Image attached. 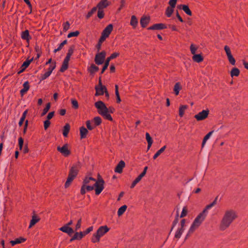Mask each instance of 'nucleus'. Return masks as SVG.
I'll list each match as a JSON object with an SVG mask.
<instances>
[{
    "label": "nucleus",
    "mask_w": 248,
    "mask_h": 248,
    "mask_svg": "<svg viewBox=\"0 0 248 248\" xmlns=\"http://www.w3.org/2000/svg\"><path fill=\"white\" fill-rule=\"evenodd\" d=\"M51 75V73H49V72H46L44 74L42 75L41 77V80H43L45 79H46L47 78H48L50 75Z\"/></svg>",
    "instance_id": "13d9d810"
},
{
    "label": "nucleus",
    "mask_w": 248,
    "mask_h": 248,
    "mask_svg": "<svg viewBox=\"0 0 248 248\" xmlns=\"http://www.w3.org/2000/svg\"><path fill=\"white\" fill-rule=\"evenodd\" d=\"M106 52L103 51L99 53H97L94 59V62L96 64L98 65L102 64L104 62L106 57Z\"/></svg>",
    "instance_id": "1a4fd4ad"
},
{
    "label": "nucleus",
    "mask_w": 248,
    "mask_h": 248,
    "mask_svg": "<svg viewBox=\"0 0 248 248\" xmlns=\"http://www.w3.org/2000/svg\"><path fill=\"white\" fill-rule=\"evenodd\" d=\"M130 24L133 29H135L137 27L138 24V20L135 16L133 15L131 16Z\"/></svg>",
    "instance_id": "4be33fe9"
},
{
    "label": "nucleus",
    "mask_w": 248,
    "mask_h": 248,
    "mask_svg": "<svg viewBox=\"0 0 248 248\" xmlns=\"http://www.w3.org/2000/svg\"><path fill=\"white\" fill-rule=\"evenodd\" d=\"M206 216L207 215L204 213V212L202 211L197 216L189 229L186 237L190 236L201 226L205 219Z\"/></svg>",
    "instance_id": "7ed1b4c3"
},
{
    "label": "nucleus",
    "mask_w": 248,
    "mask_h": 248,
    "mask_svg": "<svg viewBox=\"0 0 248 248\" xmlns=\"http://www.w3.org/2000/svg\"><path fill=\"white\" fill-rule=\"evenodd\" d=\"M74 179L75 178L73 177L72 176H70V175H68V178L64 185L65 187H68Z\"/></svg>",
    "instance_id": "58836bf2"
},
{
    "label": "nucleus",
    "mask_w": 248,
    "mask_h": 248,
    "mask_svg": "<svg viewBox=\"0 0 248 248\" xmlns=\"http://www.w3.org/2000/svg\"><path fill=\"white\" fill-rule=\"evenodd\" d=\"M190 49L191 53L195 55L197 49V47H195L193 44H191L190 46Z\"/></svg>",
    "instance_id": "6e6d98bb"
},
{
    "label": "nucleus",
    "mask_w": 248,
    "mask_h": 248,
    "mask_svg": "<svg viewBox=\"0 0 248 248\" xmlns=\"http://www.w3.org/2000/svg\"><path fill=\"white\" fill-rule=\"evenodd\" d=\"M167 28L165 24L163 23H158L153 25L148 28V30H158L166 29Z\"/></svg>",
    "instance_id": "2eb2a0df"
},
{
    "label": "nucleus",
    "mask_w": 248,
    "mask_h": 248,
    "mask_svg": "<svg viewBox=\"0 0 248 248\" xmlns=\"http://www.w3.org/2000/svg\"><path fill=\"white\" fill-rule=\"evenodd\" d=\"M26 239L23 238H22V237H20V238H16V239L15 240H11L10 243V244L12 245V246H14L16 244H20L21 243H23L24 242V241H25Z\"/></svg>",
    "instance_id": "393cba45"
},
{
    "label": "nucleus",
    "mask_w": 248,
    "mask_h": 248,
    "mask_svg": "<svg viewBox=\"0 0 248 248\" xmlns=\"http://www.w3.org/2000/svg\"><path fill=\"white\" fill-rule=\"evenodd\" d=\"M74 235L77 240H81L85 236L82 232H76Z\"/></svg>",
    "instance_id": "ea45409f"
},
{
    "label": "nucleus",
    "mask_w": 248,
    "mask_h": 248,
    "mask_svg": "<svg viewBox=\"0 0 248 248\" xmlns=\"http://www.w3.org/2000/svg\"><path fill=\"white\" fill-rule=\"evenodd\" d=\"M150 17L147 16H143L140 20V24L142 27L145 28L149 23Z\"/></svg>",
    "instance_id": "4468645a"
},
{
    "label": "nucleus",
    "mask_w": 248,
    "mask_h": 248,
    "mask_svg": "<svg viewBox=\"0 0 248 248\" xmlns=\"http://www.w3.org/2000/svg\"><path fill=\"white\" fill-rule=\"evenodd\" d=\"M40 218L37 217L36 216H33L32 217V218L31 220L30 224L29 225V228H31L33 226H34L36 223H37L40 220Z\"/></svg>",
    "instance_id": "5701e85b"
},
{
    "label": "nucleus",
    "mask_w": 248,
    "mask_h": 248,
    "mask_svg": "<svg viewBox=\"0 0 248 248\" xmlns=\"http://www.w3.org/2000/svg\"><path fill=\"white\" fill-rule=\"evenodd\" d=\"M21 37L22 39L26 40L28 42H29L31 39L29 31L27 30L21 32Z\"/></svg>",
    "instance_id": "412c9836"
},
{
    "label": "nucleus",
    "mask_w": 248,
    "mask_h": 248,
    "mask_svg": "<svg viewBox=\"0 0 248 248\" xmlns=\"http://www.w3.org/2000/svg\"><path fill=\"white\" fill-rule=\"evenodd\" d=\"M213 133V131H210L207 135H206L205 136V137H204V138L203 139L202 142V148L204 147L206 141L210 138V137H211V136L212 135Z\"/></svg>",
    "instance_id": "4c0bfd02"
},
{
    "label": "nucleus",
    "mask_w": 248,
    "mask_h": 248,
    "mask_svg": "<svg viewBox=\"0 0 248 248\" xmlns=\"http://www.w3.org/2000/svg\"><path fill=\"white\" fill-rule=\"evenodd\" d=\"M50 122L49 120H46L45 121L44 123V129L45 130H46L48 128V127L50 126Z\"/></svg>",
    "instance_id": "680f3d73"
},
{
    "label": "nucleus",
    "mask_w": 248,
    "mask_h": 248,
    "mask_svg": "<svg viewBox=\"0 0 248 248\" xmlns=\"http://www.w3.org/2000/svg\"><path fill=\"white\" fill-rule=\"evenodd\" d=\"M94 106L97 108L98 113L105 119L110 121L113 120L110 114L107 113L108 108L104 102L102 101H98L95 103Z\"/></svg>",
    "instance_id": "20e7f679"
},
{
    "label": "nucleus",
    "mask_w": 248,
    "mask_h": 248,
    "mask_svg": "<svg viewBox=\"0 0 248 248\" xmlns=\"http://www.w3.org/2000/svg\"><path fill=\"white\" fill-rule=\"evenodd\" d=\"M143 177L140 175V174L135 179V180L132 182L130 188H134L135 186L138 184L142 179Z\"/></svg>",
    "instance_id": "f704fd0d"
},
{
    "label": "nucleus",
    "mask_w": 248,
    "mask_h": 248,
    "mask_svg": "<svg viewBox=\"0 0 248 248\" xmlns=\"http://www.w3.org/2000/svg\"><path fill=\"white\" fill-rule=\"evenodd\" d=\"M145 136L146 140L148 142L147 149L148 150H149L152 146V144L153 143V140L150 134L148 133H146Z\"/></svg>",
    "instance_id": "2f4dec72"
},
{
    "label": "nucleus",
    "mask_w": 248,
    "mask_h": 248,
    "mask_svg": "<svg viewBox=\"0 0 248 248\" xmlns=\"http://www.w3.org/2000/svg\"><path fill=\"white\" fill-rule=\"evenodd\" d=\"M79 34V32L78 31L74 32H70L68 35V38H71L72 37H77Z\"/></svg>",
    "instance_id": "de8ad7c7"
},
{
    "label": "nucleus",
    "mask_w": 248,
    "mask_h": 248,
    "mask_svg": "<svg viewBox=\"0 0 248 248\" xmlns=\"http://www.w3.org/2000/svg\"><path fill=\"white\" fill-rule=\"evenodd\" d=\"M50 106L51 105L50 103H48L46 104V108L43 110V112L41 114V116H44L46 114V113L48 111L49 109H50Z\"/></svg>",
    "instance_id": "a18cd8bd"
},
{
    "label": "nucleus",
    "mask_w": 248,
    "mask_h": 248,
    "mask_svg": "<svg viewBox=\"0 0 248 248\" xmlns=\"http://www.w3.org/2000/svg\"><path fill=\"white\" fill-rule=\"evenodd\" d=\"M105 182L100 174H98V179L96 180L91 177H86L83 180L80 189L82 195L85 194L86 191H92L95 188V194H100L104 188Z\"/></svg>",
    "instance_id": "f257e3e1"
},
{
    "label": "nucleus",
    "mask_w": 248,
    "mask_h": 248,
    "mask_svg": "<svg viewBox=\"0 0 248 248\" xmlns=\"http://www.w3.org/2000/svg\"><path fill=\"white\" fill-rule=\"evenodd\" d=\"M68 62H66L63 61L60 69V71L62 72H64L67 69L68 67Z\"/></svg>",
    "instance_id": "c03bdc74"
},
{
    "label": "nucleus",
    "mask_w": 248,
    "mask_h": 248,
    "mask_svg": "<svg viewBox=\"0 0 248 248\" xmlns=\"http://www.w3.org/2000/svg\"><path fill=\"white\" fill-rule=\"evenodd\" d=\"M93 226H91L88 228L85 231L83 232L84 236L89 233L90 232L93 231Z\"/></svg>",
    "instance_id": "052dcab7"
},
{
    "label": "nucleus",
    "mask_w": 248,
    "mask_h": 248,
    "mask_svg": "<svg viewBox=\"0 0 248 248\" xmlns=\"http://www.w3.org/2000/svg\"><path fill=\"white\" fill-rule=\"evenodd\" d=\"M54 111L49 112L47 116V120H49L54 116Z\"/></svg>",
    "instance_id": "774afa93"
},
{
    "label": "nucleus",
    "mask_w": 248,
    "mask_h": 248,
    "mask_svg": "<svg viewBox=\"0 0 248 248\" xmlns=\"http://www.w3.org/2000/svg\"><path fill=\"white\" fill-rule=\"evenodd\" d=\"M86 123L87 128L90 130H93L95 127L94 125L91 124V122L90 121H87Z\"/></svg>",
    "instance_id": "3c124183"
},
{
    "label": "nucleus",
    "mask_w": 248,
    "mask_h": 248,
    "mask_svg": "<svg viewBox=\"0 0 248 248\" xmlns=\"http://www.w3.org/2000/svg\"><path fill=\"white\" fill-rule=\"evenodd\" d=\"M57 149L63 156L66 157L69 156L71 154L68 144H65L62 147L58 146Z\"/></svg>",
    "instance_id": "0eeeda50"
},
{
    "label": "nucleus",
    "mask_w": 248,
    "mask_h": 248,
    "mask_svg": "<svg viewBox=\"0 0 248 248\" xmlns=\"http://www.w3.org/2000/svg\"><path fill=\"white\" fill-rule=\"evenodd\" d=\"M99 68L94 64H92L90 67L88 68V70L91 74H93L97 72Z\"/></svg>",
    "instance_id": "c85d7f7f"
},
{
    "label": "nucleus",
    "mask_w": 248,
    "mask_h": 248,
    "mask_svg": "<svg viewBox=\"0 0 248 248\" xmlns=\"http://www.w3.org/2000/svg\"><path fill=\"white\" fill-rule=\"evenodd\" d=\"M23 88L20 91L21 96L24 95L30 89L29 83L28 81L25 82L23 85Z\"/></svg>",
    "instance_id": "6ab92c4d"
},
{
    "label": "nucleus",
    "mask_w": 248,
    "mask_h": 248,
    "mask_svg": "<svg viewBox=\"0 0 248 248\" xmlns=\"http://www.w3.org/2000/svg\"><path fill=\"white\" fill-rule=\"evenodd\" d=\"M74 46H73L70 47L68 49V53H67V55L71 56L74 52Z\"/></svg>",
    "instance_id": "e2e57ef3"
},
{
    "label": "nucleus",
    "mask_w": 248,
    "mask_h": 248,
    "mask_svg": "<svg viewBox=\"0 0 248 248\" xmlns=\"http://www.w3.org/2000/svg\"><path fill=\"white\" fill-rule=\"evenodd\" d=\"M166 148V146L164 145L154 155L153 159H155L161 153H162Z\"/></svg>",
    "instance_id": "c9c22d12"
},
{
    "label": "nucleus",
    "mask_w": 248,
    "mask_h": 248,
    "mask_svg": "<svg viewBox=\"0 0 248 248\" xmlns=\"http://www.w3.org/2000/svg\"><path fill=\"white\" fill-rule=\"evenodd\" d=\"M224 50L226 52V54L227 55L228 59L230 63L232 65H234L235 64V60L232 54L231 51L229 46H225Z\"/></svg>",
    "instance_id": "9b49d317"
},
{
    "label": "nucleus",
    "mask_w": 248,
    "mask_h": 248,
    "mask_svg": "<svg viewBox=\"0 0 248 248\" xmlns=\"http://www.w3.org/2000/svg\"><path fill=\"white\" fill-rule=\"evenodd\" d=\"M174 8L172 7H168L166 11V15L168 17H170L173 12Z\"/></svg>",
    "instance_id": "37998d69"
},
{
    "label": "nucleus",
    "mask_w": 248,
    "mask_h": 248,
    "mask_svg": "<svg viewBox=\"0 0 248 248\" xmlns=\"http://www.w3.org/2000/svg\"><path fill=\"white\" fill-rule=\"evenodd\" d=\"M217 197H216L214 201L211 203L207 205L205 208L203 210L202 212H204V213L207 215L208 210L215 206L217 203Z\"/></svg>",
    "instance_id": "aec40b11"
},
{
    "label": "nucleus",
    "mask_w": 248,
    "mask_h": 248,
    "mask_svg": "<svg viewBox=\"0 0 248 248\" xmlns=\"http://www.w3.org/2000/svg\"><path fill=\"white\" fill-rule=\"evenodd\" d=\"M70 129L69 124H66L63 127L62 134L64 137H67Z\"/></svg>",
    "instance_id": "cd10ccee"
},
{
    "label": "nucleus",
    "mask_w": 248,
    "mask_h": 248,
    "mask_svg": "<svg viewBox=\"0 0 248 248\" xmlns=\"http://www.w3.org/2000/svg\"><path fill=\"white\" fill-rule=\"evenodd\" d=\"M81 221H82L81 218H79L78 220V222H77V224L76 225V227H75L76 231H77L80 228L81 226Z\"/></svg>",
    "instance_id": "bf43d9fd"
},
{
    "label": "nucleus",
    "mask_w": 248,
    "mask_h": 248,
    "mask_svg": "<svg viewBox=\"0 0 248 248\" xmlns=\"http://www.w3.org/2000/svg\"><path fill=\"white\" fill-rule=\"evenodd\" d=\"M188 213V210L186 206H185L183 207L182 213L180 215V217L182 218L185 217L187 215V214Z\"/></svg>",
    "instance_id": "49530a36"
},
{
    "label": "nucleus",
    "mask_w": 248,
    "mask_h": 248,
    "mask_svg": "<svg viewBox=\"0 0 248 248\" xmlns=\"http://www.w3.org/2000/svg\"><path fill=\"white\" fill-rule=\"evenodd\" d=\"M56 67V62H52V63L50 65L49 67L47 69V71L49 72L51 74L53 70Z\"/></svg>",
    "instance_id": "864d4df0"
},
{
    "label": "nucleus",
    "mask_w": 248,
    "mask_h": 248,
    "mask_svg": "<svg viewBox=\"0 0 248 248\" xmlns=\"http://www.w3.org/2000/svg\"><path fill=\"white\" fill-rule=\"evenodd\" d=\"M88 133V131L86 128H85L83 126L80 127V138L81 139L85 138L86 137Z\"/></svg>",
    "instance_id": "bb28decb"
},
{
    "label": "nucleus",
    "mask_w": 248,
    "mask_h": 248,
    "mask_svg": "<svg viewBox=\"0 0 248 248\" xmlns=\"http://www.w3.org/2000/svg\"><path fill=\"white\" fill-rule=\"evenodd\" d=\"M72 104L73 107L77 109L78 108V101L75 99H72L71 100Z\"/></svg>",
    "instance_id": "4d7b16f0"
},
{
    "label": "nucleus",
    "mask_w": 248,
    "mask_h": 248,
    "mask_svg": "<svg viewBox=\"0 0 248 248\" xmlns=\"http://www.w3.org/2000/svg\"><path fill=\"white\" fill-rule=\"evenodd\" d=\"M27 113H28V110H26L23 112L22 116L21 118H20V121L19 122V124H18L20 126H21L23 124V123L25 119V118L26 117Z\"/></svg>",
    "instance_id": "a19ab883"
},
{
    "label": "nucleus",
    "mask_w": 248,
    "mask_h": 248,
    "mask_svg": "<svg viewBox=\"0 0 248 248\" xmlns=\"http://www.w3.org/2000/svg\"><path fill=\"white\" fill-rule=\"evenodd\" d=\"M59 230L63 232L67 233L69 235L74 232L73 229L66 225H64L62 227L59 228Z\"/></svg>",
    "instance_id": "dca6fc26"
},
{
    "label": "nucleus",
    "mask_w": 248,
    "mask_h": 248,
    "mask_svg": "<svg viewBox=\"0 0 248 248\" xmlns=\"http://www.w3.org/2000/svg\"><path fill=\"white\" fill-rule=\"evenodd\" d=\"M96 10H97V7H94L92 9V10L90 12H89L88 14L87 15V16H86L87 18H90L93 15V14L95 12H96Z\"/></svg>",
    "instance_id": "09e8293b"
},
{
    "label": "nucleus",
    "mask_w": 248,
    "mask_h": 248,
    "mask_svg": "<svg viewBox=\"0 0 248 248\" xmlns=\"http://www.w3.org/2000/svg\"><path fill=\"white\" fill-rule=\"evenodd\" d=\"M181 226L176 231L175 234V238L179 239L183 234L186 227V220L183 219L181 221Z\"/></svg>",
    "instance_id": "9d476101"
},
{
    "label": "nucleus",
    "mask_w": 248,
    "mask_h": 248,
    "mask_svg": "<svg viewBox=\"0 0 248 248\" xmlns=\"http://www.w3.org/2000/svg\"><path fill=\"white\" fill-rule=\"evenodd\" d=\"M113 30V25L112 24L108 25L103 31L101 36L100 38V42L103 43L105 39L108 38Z\"/></svg>",
    "instance_id": "423d86ee"
},
{
    "label": "nucleus",
    "mask_w": 248,
    "mask_h": 248,
    "mask_svg": "<svg viewBox=\"0 0 248 248\" xmlns=\"http://www.w3.org/2000/svg\"><path fill=\"white\" fill-rule=\"evenodd\" d=\"M70 28V23L68 21H66L63 24V31H66Z\"/></svg>",
    "instance_id": "8fccbe9b"
},
{
    "label": "nucleus",
    "mask_w": 248,
    "mask_h": 248,
    "mask_svg": "<svg viewBox=\"0 0 248 248\" xmlns=\"http://www.w3.org/2000/svg\"><path fill=\"white\" fill-rule=\"evenodd\" d=\"M23 143H24L23 139L21 137L19 138L18 145H19V148L20 150H21L22 149Z\"/></svg>",
    "instance_id": "5fc2aeb1"
},
{
    "label": "nucleus",
    "mask_w": 248,
    "mask_h": 248,
    "mask_svg": "<svg viewBox=\"0 0 248 248\" xmlns=\"http://www.w3.org/2000/svg\"><path fill=\"white\" fill-rule=\"evenodd\" d=\"M120 55L119 52H114L109 57L111 60L114 59Z\"/></svg>",
    "instance_id": "0e129e2a"
},
{
    "label": "nucleus",
    "mask_w": 248,
    "mask_h": 248,
    "mask_svg": "<svg viewBox=\"0 0 248 248\" xmlns=\"http://www.w3.org/2000/svg\"><path fill=\"white\" fill-rule=\"evenodd\" d=\"M237 218L238 214L235 210L232 209L226 210L219 222V230L221 231H226Z\"/></svg>",
    "instance_id": "f03ea898"
},
{
    "label": "nucleus",
    "mask_w": 248,
    "mask_h": 248,
    "mask_svg": "<svg viewBox=\"0 0 248 248\" xmlns=\"http://www.w3.org/2000/svg\"><path fill=\"white\" fill-rule=\"evenodd\" d=\"M32 59H31V60H26V61H25L21 66V68H22V69L19 72V73H21L24 70H25L27 67H28V66L30 65V63L32 61Z\"/></svg>",
    "instance_id": "e433bc0d"
},
{
    "label": "nucleus",
    "mask_w": 248,
    "mask_h": 248,
    "mask_svg": "<svg viewBox=\"0 0 248 248\" xmlns=\"http://www.w3.org/2000/svg\"><path fill=\"white\" fill-rule=\"evenodd\" d=\"M80 168V165L79 163L73 165L71 168L68 175L75 178Z\"/></svg>",
    "instance_id": "f8f14e48"
},
{
    "label": "nucleus",
    "mask_w": 248,
    "mask_h": 248,
    "mask_svg": "<svg viewBox=\"0 0 248 248\" xmlns=\"http://www.w3.org/2000/svg\"><path fill=\"white\" fill-rule=\"evenodd\" d=\"M182 87L180 82H177L175 84L174 86L173 91L176 95H178L179 93V92L182 90Z\"/></svg>",
    "instance_id": "b1692460"
},
{
    "label": "nucleus",
    "mask_w": 248,
    "mask_h": 248,
    "mask_svg": "<svg viewBox=\"0 0 248 248\" xmlns=\"http://www.w3.org/2000/svg\"><path fill=\"white\" fill-rule=\"evenodd\" d=\"M193 60L197 62H200L203 61V58L201 54H195L192 57Z\"/></svg>",
    "instance_id": "c756f323"
},
{
    "label": "nucleus",
    "mask_w": 248,
    "mask_h": 248,
    "mask_svg": "<svg viewBox=\"0 0 248 248\" xmlns=\"http://www.w3.org/2000/svg\"><path fill=\"white\" fill-rule=\"evenodd\" d=\"M180 8L182 9L188 16H192V12L186 5H180Z\"/></svg>",
    "instance_id": "a878e982"
},
{
    "label": "nucleus",
    "mask_w": 248,
    "mask_h": 248,
    "mask_svg": "<svg viewBox=\"0 0 248 248\" xmlns=\"http://www.w3.org/2000/svg\"><path fill=\"white\" fill-rule=\"evenodd\" d=\"M127 207L126 205H124L119 208L117 212L118 216L119 217L121 216L125 212Z\"/></svg>",
    "instance_id": "473e14b6"
},
{
    "label": "nucleus",
    "mask_w": 248,
    "mask_h": 248,
    "mask_svg": "<svg viewBox=\"0 0 248 248\" xmlns=\"http://www.w3.org/2000/svg\"><path fill=\"white\" fill-rule=\"evenodd\" d=\"M109 2L108 1V0H101L97 5V9L103 10L104 8H106L109 5Z\"/></svg>",
    "instance_id": "ddd939ff"
},
{
    "label": "nucleus",
    "mask_w": 248,
    "mask_h": 248,
    "mask_svg": "<svg viewBox=\"0 0 248 248\" xmlns=\"http://www.w3.org/2000/svg\"><path fill=\"white\" fill-rule=\"evenodd\" d=\"M109 231V228L107 226H101L97 230L92 237L91 241L93 243H98L100 238L103 236Z\"/></svg>",
    "instance_id": "39448f33"
},
{
    "label": "nucleus",
    "mask_w": 248,
    "mask_h": 248,
    "mask_svg": "<svg viewBox=\"0 0 248 248\" xmlns=\"http://www.w3.org/2000/svg\"><path fill=\"white\" fill-rule=\"evenodd\" d=\"M95 89L96 90V96L103 95L105 92L107 90V88L105 86L101 87H95Z\"/></svg>",
    "instance_id": "a211bd4d"
},
{
    "label": "nucleus",
    "mask_w": 248,
    "mask_h": 248,
    "mask_svg": "<svg viewBox=\"0 0 248 248\" xmlns=\"http://www.w3.org/2000/svg\"><path fill=\"white\" fill-rule=\"evenodd\" d=\"M124 166H125L124 162L123 160L120 161L119 162V163L117 164V165L116 166V167L115 169V171L116 172L121 173L122 172L123 169L124 167Z\"/></svg>",
    "instance_id": "f3484780"
},
{
    "label": "nucleus",
    "mask_w": 248,
    "mask_h": 248,
    "mask_svg": "<svg viewBox=\"0 0 248 248\" xmlns=\"http://www.w3.org/2000/svg\"><path fill=\"white\" fill-rule=\"evenodd\" d=\"M240 71L237 68H233L231 71V76L232 77L234 76L237 77L239 75Z\"/></svg>",
    "instance_id": "72a5a7b5"
},
{
    "label": "nucleus",
    "mask_w": 248,
    "mask_h": 248,
    "mask_svg": "<svg viewBox=\"0 0 248 248\" xmlns=\"http://www.w3.org/2000/svg\"><path fill=\"white\" fill-rule=\"evenodd\" d=\"M115 95H116V98L117 97H120V94H119V91H118V85H115Z\"/></svg>",
    "instance_id": "338daca9"
},
{
    "label": "nucleus",
    "mask_w": 248,
    "mask_h": 248,
    "mask_svg": "<svg viewBox=\"0 0 248 248\" xmlns=\"http://www.w3.org/2000/svg\"><path fill=\"white\" fill-rule=\"evenodd\" d=\"M188 107L186 105H181L180 106L179 109V115L181 117H182L185 113V110Z\"/></svg>",
    "instance_id": "7c9ffc66"
},
{
    "label": "nucleus",
    "mask_w": 248,
    "mask_h": 248,
    "mask_svg": "<svg viewBox=\"0 0 248 248\" xmlns=\"http://www.w3.org/2000/svg\"><path fill=\"white\" fill-rule=\"evenodd\" d=\"M93 122L94 123V126L99 125L102 123L101 118L100 117H95L93 118Z\"/></svg>",
    "instance_id": "79ce46f5"
},
{
    "label": "nucleus",
    "mask_w": 248,
    "mask_h": 248,
    "mask_svg": "<svg viewBox=\"0 0 248 248\" xmlns=\"http://www.w3.org/2000/svg\"><path fill=\"white\" fill-rule=\"evenodd\" d=\"M97 16L100 19H102L104 17V13L103 10L98 9Z\"/></svg>",
    "instance_id": "603ef678"
},
{
    "label": "nucleus",
    "mask_w": 248,
    "mask_h": 248,
    "mask_svg": "<svg viewBox=\"0 0 248 248\" xmlns=\"http://www.w3.org/2000/svg\"><path fill=\"white\" fill-rule=\"evenodd\" d=\"M209 114V110L208 109L203 110L194 116V118L198 121H202L207 118Z\"/></svg>",
    "instance_id": "6e6552de"
},
{
    "label": "nucleus",
    "mask_w": 248,
    "mask_h": 248,
    "mask_svg": "<svg viewBox=\"0 0 248 248\" xmlns=\"http://www.w3.org/2000/svg\"><path fill=\"white\" fill-rule=\"evenodd\" d=\"M177 0H170L169 4L170 7L174 8Z\"/></svg>",
    "instance_id": "69168bd1"
}]
</instances>
